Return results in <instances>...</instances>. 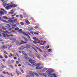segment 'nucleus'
Wrapping results in <instances>:
<instances>
[{
    "instance_id": "f257e3e1",
    "label": "nucleus",
    "mask_w": 77,
    "mask_h": 77,
    "mask_svg": "<svg viewBox=\"0 0 77 77\" xmlns=\"http://www.w3.org/2000/svg\"><path fill=\"white\" fill-rule=\"evenodd\" d=\"M33 65H35V66H37V67H36V69H42L43 68L42 66V67H39V66L42 65V63H33Z\"/></svg>"
},
{
    "instance_id": "f03ea898",
    "label": "nucleus",
    "mask_w": 77,
    "mask_h": 77,
    "mask_svg": "<svg viewBox=\"0 0 77 77\" xmlns=\"http://www.w3.org/2000/svg\"><path fill=\"white\" fill-rule=\"evenodd\" d=\"M54 70L53 69H48L47 71V72L48 73H49L48 74V75L50 77H53V75L51 74L52 72H54Z\"/></svg>"
},
{
    "instance_id": "7ed1b4c3",
    "label": "nucleus",
    "mask_w": 77,
    "mask_h": 77,
    "mask_svg": "<svg viewBox=\"0 0 77 77\" xmlns=\"http://www.w3.org/2000/svg\"><path fill=\"white\" fill-rule=\"evenodd\" d=\"M21 42L22 43H20V42H19L18 41H17L16 42V43L17 45H20L24 44H27V42H24L23 40H21Z\"/></svg>"
},
{
    "instance_id": "20e7f679",
    "label": "nucleus",
    "mask_w": 77,
    "mask_h": 77,
    "mask_svg": "<svg viewBox=\"0 0 77 77\" xmlns=\"http://www.w3.org/2000/svg\"><path fill=\"white\" fill-rule=\"evenodd\" d=\"M10 28H9V27H8V26H5V27H2V29L4 30H8Z\"/></svg>"
},
{
    "instance_id": "39448f33",
    "label": "nucleus",
    "mask_w": 77,
    "mask_h": 77,
    "mask_svg": "<svg viewBox=\"0 0 77 77\" xmlns=\"http://www.w3.org/2000/svg\"><path fill=\"white\" fill-rule=\"evenodd\" d=\"M3 5L5 8L6 7V5H7V1H5L3 3Z\"/></svg>"
},
{
    "instance_id": "423d86ee",
    "label": "nucleus",
    "mask_w": 77,
    "mask_h": 77,
    "mask_svg": "<svg viewBox=\"0 0 77 77\" xmlns=\"http://www.w3.org/2000/svg\"><path fill=\"white\" fill-rule=\"evenodd\" d=\"M5 49V46H2L1 48V51H3V50Z\"/></svg>"
},
{
    "instance_id": "0eeeda50",
    "label": "nucleus",
    "mask_w": 77,
    "mask_h": 77,
    "mask_svg": "<svg viewBox=\"0 0 77 77\" xmlns=\"http://www.w3.org/2000/svg\"><path fill=\"white\" fill-rule=\"evenodd\" d=\"M8 21L10 23H12V24H14L15 22L13 20H8Z\"/></svg>"
},
{
    "instance_id": "6e6552de",
    "label": "nucleus",
    "mask_w": 77,
    "mask_h": 77,
    "mask_svg": "<svg viewBox=\"0 0 77 77\" xmlns=\"http://www.w3.org/2000/svg\"><path fill=\"white\" fill-rule=\"evenodd\" d=\"M22 53H23V54H24V55L25 56H26V57H28V56H27V54H26V52H25L24 51H23L22 52Z\"/></svg>"
},
{
    "instance_id": "1a4fd4ad",
    "label": "nucleus",
    "mask_w": 77,
    "mask_h": 77,
    "mask_svg": "<svg viewBox=\"0 0 77 77\" xmlns=\"http://www.w3.org/2000/svg\"><path fill=\"white\" fill-rule=\"evenodd\" d=\"M24 48H26L25 47L22 46L20 47V50H23V49H24Z\"/></svg>"
},
{
    "instance_id": "9d476101",
    "label": "nucleus",
    "mask_w": 77,
    "mask_h": 77,
    "mask_svg": "<svg viewBox=\"0 0 77 77\" xmlns=\"http://www.w3.org/2000/svg\"><path fill=\"white\" fill-rule=\"evenodd\" d=\"M28 30L29 31H31L33 30V28L31 27H29L28 28Z\"/></svg>"
},
{
    "instance_id": "9b49d317",
    "label": "nucleus",
    "mask_w": 77,
    "mask_h": 77,
    "mask_svg": "<svg viewBox=\"0 0 77 77\" xmlns=\"http://www.w3.org/2000/svg\"><path fill=\"white\" fill-rule=\"evenodd\" d=\"M10 40H11V41H13V42H15L16 41V38H14L13 39L10 38Z\"/></svg>"
},
{
    "instance_id": "f8f14e48",
    "label": "nucleus",
    "mask_w": 77,
    "mask_h": 77,
    "mask_svg": "<svg viewBox=\"0 0 77 77\" xmlns=\"http://www.w3.org/2000/svg\"><path fill=\"white\" fill-rule=\"evenodd\" d=\"M25 22H26V23H27L28 25L30 24V23L29 22V20L27 19L25 20Z\"/></svg>"
},
{
    "instance_id": "ddd939ff",
    "label": "nucleus",
    "mask_w": 77,
    "mask_h": 77,
    "mask_svg": "<svg viewBox=\"0 0 77 77\" xmlns=\"http://www.w3.org/2000/svg\"><path fill=\"white\" fill-rule=\"evenodd\" d=\"M35 48H37V49H38V50L39 51H40V52H42V50H41V49L40 48H39L38 47L36 46V47H35Z\"/></svg>"
},
{
    "instance_id": "4468645a",
    "label": "nucleus",
    "mask_w": 77,
    "mask_h": 77,
    "mask_svg": "<svg viewBox=\"0 0 77 77\" xmlns=\"http://www.w3.org/2000/svg\"><path fill=\"white\" fill-rule=\"evenodd\" d=\"M17 5L15 4H13L11 5V8H16Z\"/></svg>"
},
{
    "instance_id": "2eb2a0df",
    "label": "nucleus",
    "mask_w": 77,
    "mask_h": 77,
    "mask_svg": "<svg viewBox=\"0 0 77 77\" xmlns=\"http://www.w3.org/2000/svg\"><path fill=\"white\" fill-rule=\"evenodd\" d=\"M26 47H27V48H30L31 46L29 45H26Z\"/></svg>"
},
{
    "instance_id": "dca6fc26",
    "label": "nucleus",
    "mask_w": 77,
    "mask_h": 77,
    "mask_svg": "<svg viewBox=\"0 0 77 77\" xmlns=\"http://www.w3.org/2000/svg\"><path fill=\"white\" fill-rule=\"evenodd\" d=\"M3 18L5 20H8V17H7L6 16H3Z\"/></svg>"
},
{
    "instance_id": "f3484780",
    "label": "nucleus",
    "mask_w": 77,
    "mask_h": 77,
    "mask_svg": "<svg viewBox=\"0 0 77 77\" xmlns=\"http://www.w3.org/2000/svg\"><path fill=\"white\" fill-rule=\"evenodd\" d=\"M17 75H18V76L20 74H21V72H17Z\"/></svg>"
},
{
    "instance_id": "a211bd4d",
    "label": "nucleus",
    "mask_w": 77,
    "mask_h": 77,
    "mask_svg": "<svg viewBox=\"0 0 77 77\" xmlns=\"http://www.w3.org/2000/svg\"><path fill=\"white\" fill-rule=\"evenodd\" d=\"M11 56H13L14 57V55H13L11 53L10 54V55L9 56V57H11Z\"/></svg>"
},
{
    "instance_id": "6ab92c4d",
    "label": "nucleus",
    "mask_w": 77,
    "mask_h": 77,
    "mask_svg": "<svg viewBox=\"0 0 77 77\" xmlns=\"http://www.w3.org/2000/svg\"><path fill=\"white\" fill-rule=\"evenodd\" d=\"M32 59H29V60H28V62H30V63H32Z\"/></svg>"
},
{
    "instance_id": "aec40b11",
    "label": "nucleus",
    "mask_w": 77,
    "mask_h": 77,
    "mask_svg": "<svg viewBox=\"0 0 77 77\" xmlns=\"http://www.w3.org/2000/svg\"><path fill=\"white\" fill-rule=\"evenodd\" d=\"M36 62V61L35 60H32L31 64H32V63H35Z\"/></svg>"
},
{
    "instance_id": "412c9836",
    "label": "nucleus",
    "mask_w": 77,
    "mask_h": 77,
    "mask_svg": "<svg viewBox=\"0 0 77 77\" xmlns=\"http://www.w3.org/2000/svg\"><path fill=\"white\" fill-rule=\"evenodd\" d=\"M24 39L25 41H26V42H28L29 41V40H28V39H27V38H24Z\"/></svg>"
},
{
    "instance_id": "4be33fe9",
    "label": "nucleus",
    "mask_w": 77,
    "mask_h": 77,
    "mask_svg": "<svg viewBox=\"0 0 77 77\" xmlns=\"http://www.w3.org/2000/svg\"><path fill=\"white\" fill-rule=\"evenodd\" d=\"M1 10H2V11H4L5 13H7V11H6L4 9H3L2 8H1Z\"/></svg>"
},
{
    "instance_id": "5701e85b",
    "label": "nucleus",
    "mask_w": 77,
    "mask_h": 77,
    "mask_svg": "<svg viewBox=\"0 0 77 77\" xmlns=\"http://www.w3.org/2000/svg\"><path fill=\"white\" fill-rule=\"evenodd\" d=\"M34 74H35V75H36V76L37 77H39V75H38V74L36 72H35L34 73Z\"/></svg>"
},
{
    "instance_id": "b1692460",
    "label": "nucleus",
    "mask_w": 77,
    "mask_h": 77,
    "mask_svg": "<svg viewBox=\"0 0 77 77\" xmlns=\"http://www.w3.org/2000/svg\"><path fill=\"white\" fill-rule=\"evenodd\" d=\"M4 57H5V59H8V56L6 55V54L4 55Z\"/></svg>"
},
{
    "instance_id": "393cba45",
    "label": "nucleus",
    "mask_w": 77,
    "mask_h": 77,
    "mask_svg": "<svg viewBox=\"0 0 77 77\" xmlns=\"http://www.w3.org/2000/svg\"><path fill=\"white\" fill-rule=\"evenodd\" d=\"M0 13L1 14V15L4 14V13H3V12L2 11H0Z\"/></svg>"
},
{
    "instance_id": "a878e982",
    "label": "nucleus",
    "mask_w": 77,
    "mask_h": 77,
    "mask_svg": "<svg viewBox=\"0 0 77 77\" xmlns=\"http://www.w3.org/2000/svg\"><path fill=\"white\" fill-rule=\"evenodd\" d=\"M29 75H30L33 76H33H34V74H33L32 73H29Z\"/></svg>"
},
{
    "instance_id": "bb28decb",
    "label": "nucleus",
    "mask_w": 77,
    "mask_h": 77,
    "mask_svg": "<svg viewBox=\"0 0 77 77\" xmlns=\"http://www.w3.org/2000/svg\"><path fill=\"white\" fill-rule=\"evenodd\" d=\"M8 36V35L5 34H3L4 37L6 38V36Z\"/></svg>"
},
{
    "instance_id": "cd10ccee",
    "label": "nucleus",
    "mask_w": 77,
    "mask_h": 77,
    "mask_svg": "<svg viewBox=\"0 0 77 77\" xmlns=\"http://www.w3.org/2000/svg\"><path fill=\"white\" fill-rule=\"evenodd\" d=\"M11 6H12V5H10L8 6V8L9 9H11V8H12Z\"/></svg>"
},
{
    "instance_id": "c85d7f7f",
    "label": "nucleus",
    "mask_w": 77,
    "mask_h": 77,
    "mask_svg": "<svg viewBox=\"0 0 77 77\" xmlns=\"http://www.w3.org/2000/svg\"><path fill=\"white\" fill-rule=\"evenodd\" d=\"M14 18H15L14 17H13L12 18H9L8 19L10 20H14Z\"/></svg>"
},
{
    "instance_id": "c756f323",
    "label": "nucleus",
    "mask_w": 77,
    "mask_h": 77,
    "mask_svg": "<svg viewBox=\"0 0 77 77\" xmlns=\"http://www.w3.org/2000/svg\"><path fill=\"white\" fill-rule=\"evenodd\" d=\"M2 66H3L2 67V68H6V67L7 66H4V65H2Z\"/></svg>"
},
{
    "instance_id": "7c9ffc66",
    "label": "nucleus",
    "mask_w": 77,
    "mask_h": 77,
    "mask_svg": "<svg viewBox=\"0 0 77 77\" xmlns=\"http://www.w3.org/2000/svg\"><path fill=\"white\" fill-rule=\"evenodd\" d=\"M43 75L44 76H45V77H47V74H45V73H44L43 74Z\"/></svg>"
},
{
    "instance_id": "2f4dec72",
    "label": "nucleus",
    "mask_w": 77,
    "mask_h": 77,
    "mask_svg": "<svg viewBox=\"0 0 77 77\" xmlns=\"http://www.w3.org/2000/svg\"><path fill=\"white\" fill-rule=\"evenodd\" d=\"M17 19H14L13 20V21H14V22H18V21H17Z\"/></svg>"
},
{
    "instance_id": "473e14b6",
    "label": "nucleus",
    "mask_w": 77,
    "mask_h": 77,
    "mask_svg": "<svg viewBox=\"0 0 77 77\" xmlns=\"http://www.w3.org/2000/svg\"><path fill=\"white\" fill-rule=\"evenodd\" d=\"M50 48V46H47L46 47V49H48V48Z\"/></svg>"
},
{
    "instance_id": "72a5a7b5",
    "label": "nucleus",
    "mask_w": 77,
    "mask_h": 77,
    "mask_svg": "<svg viewBox=\"0 0 77 77\" xmlns=\"http://www.w3.org/2000/svg\"><path fill=\"white\" fill-rule=\"evenodd\" d=\"M22 34H23V35H24V36H25V35H26V33H25V32H23L22 33Z\"/></svg>"
},
{
    "instance_id": "f704fd0d",
    "label": "nucleus",
    "mask_w": 77,
    "mask_h": 77,
    "mask_svg": "<svg viewBox=\"0 0 77 77\" xmlns=\"http://www.w3.org/2000/svg\"><path fill=\"white\" fill-rule=\"evenodd\" d=\"M20 24L22 25V26H23L24 24V23H23V22H20Z\"/></svg>"
},
{
    "instance_id": "c9c22d12",
    "label": "nucleus",
    "mask_w": 77,
    "mask_h": 77,
    "mask_svg": "<svg viewBox=\"0 0 77 77\" xmlns=\"http://www.w3.org/2000/svg\"><path fill=\"white\" fill-rule=\"evenodd\" d=\"M4 54H8V53H7V52L6 51H4Z\"/></svg>"
},
{
    "instance_id": "e433bc0d",
    "label": "nucleus",
    "mask_w": 77,
    "mask_h": 77,
    "mask_svg": "<svg viewBox=\"0 0 77 77\" xmlns=\"http://www.w3.org/2000/svg\"><path fill=\"white\" fill-rule=\"evenodd\" d=\"M38 74L40 75H42V73H38Z\"/></svg>"
},
{
    "instance_id": "4c0bfd02",
    "label": "nucleus",
    "mask_w": 77,
    "mask_h": 77,
    "mask_svg": "<svg viewBox=\"0 0 77 77\" xmlns=\"http://www.w3.org/2000/svg\"><path fill=\"white\" fill-rule=\"evenodd\" d=\"M3 56L1 55L0 56V59H3Z\"/></svg>"
},
{
    "instance_id": "58836bf2",
    "label": "nucleus",
    "mask_w": 77,
    "mask_h": 77,
    "mask_svg": "<svg viewBox=\"0 0 77 77\" xmlns=\"http://www.w3.org/2000/svg\"><path fill=\"white\" fill-rule=\"evenodd\" d=\"M47 68H44L43 69V71H47Z\"/></svg>"
},
{
    "instance_id": "ea45409f",
    "label": "nucleus",
    "mask_w": 77,
    "mask_h": 77,
    "mask_svg": "<svg viewBox=\"0 0 77 77\" xmlns=\"http://www.w3.org/2000/svg\"><path fill=\"white\" fill-rule=\"evenodd\" d=\"M15 62V61H14V60H11V63H14V62Z\"/></svg>"
},
{
    "instance_id": "a19ab883",
    "label": "nucleus",
    "mask_w": 77,
    "mask_h": 77,
    "mask_svg": "<svg viewBox=\"0 0 77 77\" xmlns=\"http://www.w3.org/2000/svg\"><path fill=\"white\" fill-rule=\"evenodd\" d=\"M12 26L13 27H16V26H17V25L16 24L13 25H12Z\"/></svg>"
},
{
    "instance_id": "79ce46f5",
    "label": "nucleus",
    "mask_w": 77,
    "mask_h": 77,
    "mask_svg": "<svg viewBox=\"0 0 77 77\" xmlns=\"http://www.w3.org/2000/svg\"><path fill=\"white\" fill-rule=\"evenodd\" d=\"M20 17L21 18H23V15H22V14H20Z\"/></svg>"
},
{
    "instance_id": "37998d69",
    "label": "nucleus",
    "mask_w": 77,
    "mask_h": 77,
    "mask_svg": "<svg viewBox=\"0 0 77 77\" xmlns=\"http://www.w3.org/2000/svg\"><path fill=\"white\" fill-rule=\"evenodd\" d=\"M51 49H48V52H50V51H51Z\"/></svg>"
},
{
    "instance_id": "c03bdc74",
    "label": "nucleus",
    "mask_w": 77,
    "mask_h": 77,
    "mask_svg": "<svg viewBox=\"0 0 77 77\" xmlns=\"http://www.w3.org/2000/svg\"><path fill=\"white\" fill-rule=\"evenodd\" d=\"M6 25L7 26H8V27H9V28L11 27V26L9 25V24H6Z\"/></svg>"
},
{
    "instance_id": "a18cd8bd",
    "label": "nucleus",
    "mask_w": 77,
    "mask_h": 77,
    "mask_svg": "<svg viewBox=\"0 0 77 77\" xmlns=\"http://www.w3.org/2000/svg\"><path fill=\"white\" fill-rule=\"evenodd\" d=\"M19 30V28H15V30Z\"/></svg>"
},
{
    "instance_id": "49530a36",
    "label": "nucleus",
    "mask_w": 77,
    "mask_h": 77,
    "mask_svg": "<svg viewBox=\"0 0 77 77\" xmlns=\"http://www.w3.org/2000/svg\"><path fill=\"white\" fill-rule=\"evenodd\" d=\"M9 14H14V12H9Z\"/></svg>"
},
{
    "instance_id": "de8ad7c7",
    "label": "nucleus",
    "mask_w": 77,
    "mask_h": 77,
    "mask_svg": "<svg viewBox=\"0 0 77 77\" xmlns=\"http://www.w3.org/2000/svg\"><path fill=\"white\" fill-rule=\"evenodd\" d=\"M5 9H7L8 10V9H9V7H8V6L6 7H5Z\"/></svg>"
},
{
    "instance_id": "09e8293b",
    "label": "nucleus",
    "mask_w": 77,
    "mask_h": 77,
    "mask_svg": "<svg viewBox=\"0 0 77 77\" xmlns=\"http://www.w3.org/2000/svg\"><path fill=\"white\" fill-rule=\"evenodd\" d=\"M25 58L26 59V60H29V59H29V57H25Z\"/></svg>"
},
{
    "instance_id": "8fccbe9b",
    "label": "nucleus",
    "mask_w": 77,
    "mask_h": 77,
    "mask_svg": "<svg viewBox=\"0 0 77 77\" xmlns=\"http://www.w3.org/2000/svg\"><path fill=\"white\" fill-rule=\"evenodd\" d=\"M26 64H27V65H30V66H31V64H30V63H26Z\"/></svg>"
},
{
    "instance_id": "3c124183",
    "label": "nucleus",
    "mask_w": 77,
    "mask_h": 77,
    "mask_svg": "<svg viewBox=\"0 0 77 77\" xmlns=\"http://www.w3.org/2000/svg\"><path fill=\"white\" fill-rule=\"evenodd\" d=\"M16 56H18V57H20V56H19V55H18V54L17 53H16Z\"/></svg>"
},
{
    "instance_id": "603ef678",
    "label": "nucleus",
    "mask_w": 77,
    "mask_h": 77,
    "mask_svg": "<svg viewBox=\"0 0 77 77\" xmlns=\"http://www.w3.org/2000/svg\"><path fill=\"white\" fill-rule=\"evenodd\" d=\"M34 35H39V34H38V33H36V32H35Z\"/></svg>"
},
{
    "instance_id": "864d4df0",
    "label": "nucleus",
    "mask_w": 77,
    "mask_h": 77,
    "mask_svg": "<svg viewBox=\"0 0 77 77\" xmlns=\"http://www.w3.org/2000/svg\"><path fill=\"white\" fill-rule=\"evenodd\" d=\"M53 75V76H54V77H57L56 76V74H54Z\"/></svg>"
},
{
    "instance_id": "5fc2aeb1",
    "label": "nucleus",
    "mask_w": 77,
    "mask_h": 77,
    "mask_svg": "<svg viewBox=\"0 0 77 77\" xmlns=\"http://www.w3.org/2000/svg\"><path fill=\"white\" fill-rule=\"evenodd\" d=\"M3 74H6V73L5 71L3 72Z\"/></svg>"
},
{
    "instance_id": "6e6d98bb",
    "label": "nucleus",
    "mask_w": 77,
    "mask_h": 77,
    "mask_svg": "<svg viewBox=\"0 0 77 77\" xmlns=\"http://www.w3.org/2000/svg\"><path fill=\"white\" fill-rule=\"evenodd\" d=\"M2 60L3 62H5L6 61L4 59H2Z\"/></svg>"
},
{
    "instance_id": "4d7b16f0",
    "label": "nucleus",
    "mask_w": 77,
    "mask_h": 77,
    "mask_svg": "<svg viewBox=\"0 0 77 77\" xmlns=\"http://www.w3.org/2000/svg\"><path fill=\"white\" fill-rule=\"evenodd\" d=\"M11 66V67H12V69H14V67L12 66V65H10V66Z\"/></svg>"
},
{
    "instance_id": "13d9d810",
    "label": "nucleus",
    "mask_w": 77,
    "mask_h": 77,
    "mask_svg": "<svg viewBox=\"0 0 77 77\" xmlns=\"http://www.w3.org/2000/svg\"><path fill=\"white\" fill-rule=\"evenodd\" d=\"M33 39H34V40L35 39H36V37H34L33 38Z\"/></svg>"
},
{
    "instance_id": "bf43d9fd",
    "label": "nucleus",
    "mask_w": 77,
    "mask_h": 77,
    "mask_svg": "<svg viewBox=\"0 0 77 77\" xmlns=\"http://www.w3.org/2000/svg\"><path fill=\"white\" fill-rule=\"evenodd\" d=\"M37 57H38V58H40L39 55H37Z\"/></svg>"
},
{
    "instance_id": "052dcab7",
    "label": "nucleus",
    "mask_w": 77,
    "mask_h": 77,
    "mask_svg": "<svg viewBox=\"0 0 77 77\" xmlns=\"http://www.w3.org/2000/svg\"><path fill=\"white\" fill-rule=\"evenodd\" d=\"M34 28L35 29H38V27L36 26L34 27Z\"/></svg>"
},
{
    "instance_id": "680f3d73",
    "label": "nucleus",
    "mask_w": 77,
    "mask_h": 77,
    "mask_svg": "<svg viewBox=\"0 0 77 77\" xmlns=\"http://www.w3.org/2000/svg\"><path fill=\"white\" fill-rule=\"evenodd\" d=\"M6 73V74H7L8 75H10V74H9V72H7Z\"/></svg>"
},
{
    "instance_id": "e2e57ef3",
    "label": "nucleus",
    "mask_w": 77,
    "mask_h": 77,
    "mask_svg": "<svg viewBox=\"0 0 77 77\" xmlns=\"http://www.w3.org/2000/svg\"><path fill=\"white\" fill-rule=\"evenodd\" d=\"M16 63L17 64H18V63H19V62H18V61H16Z\"/></svg>"
},
{
    "instance_id": "0e129e2a",
    "label": "nucleus",
    "mask_w": 77,
    "mask_h": 77,
    "mask_svg": "<svg viewBox=\"0 0 77 77\" xmlns=\"http://www.w3.org/2000/svg\"><path fill=\"white\" fill-rule=\"evenodd\" d=\"M3 32L4 33H6V32L5 31H3Z\"/></svg>"
},
{
    "instance_id": "69168bd1",
    "label": "nucleus",
    "mask_w": 77,
    "mask_h": 77,
    "mask_svg": "<svg viewBox=\"0 0 77 77\" xmlns=\"http://www.w3.org/2000/svg\"><path fill=\"white\" fill-rule=\"evenodd\" d=\"M34 40H35V41L36 42V41H38V39H36H36H35Z\"/></svg>"
},
{
    "instance_id": "338daca9",
    "label": "nucleus",
    "mask_w": 77,
    "mask_h": 77,
    "mask_svg": "<svg viewBox=\"0 0 77 77\" xmlns=\"http://www.w3.org/2000/svg\"><path fill=\"white\" fill-rule=\"evenodd\" d=\"M21 31H22V29H20L18 31L19 32H21Z\"/></svg>"
},
{
    "instance_id": "774afa93",
    "label": "nucleus",
    "mask_w": 77,
    "mask_h": 77,
    "mask_svg": "<svg viewBox=\"0 0 77 77\" xmlns=\"http://www.w3.org/2000/svg\"><path fill=\"white\" fill-rule=\"evenodd\" d=\"M26 77H30V76H29V75H26Z\"/></svg>"
}]
</instances>
